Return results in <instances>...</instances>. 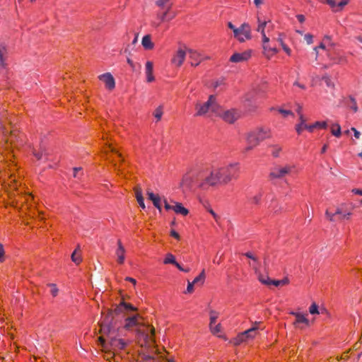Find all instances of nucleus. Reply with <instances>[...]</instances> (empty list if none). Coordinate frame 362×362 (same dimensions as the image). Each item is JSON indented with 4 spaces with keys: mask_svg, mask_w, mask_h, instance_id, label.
Wrapping results in <instances>:
<instances>
[{
    "mask_svg": "<svg viewBox=\"0 0 362 362\" xmlns=\"http://www.w3.org/2000/svg\"><path fill=\"white\" fill-rule=\"evenodd\" d=\"M238 173V164L230 163L220 168L200 170L190 180L192 185L200 190L207 191L218 185L228 184L231 180L236 179Z\"/></svg>",
    "mask_w": 362,
    "mask_h": 362,
    "instance_id": "nucleus-1",
    "label": "nucleus"
},
{
    "mask_svg": "<svg viewBox=\"0 0 362 362\" xmlns=\"http://www.w3.org/2000/svg\"><path fill=\"white\" fill-rule=\"evenodd\" d=\"M123 311L122 303L113 310H109L100 323V332L110 334L112 330L119 329L122 325L121 320L123 317L120 315Z\"/></svg>",
    "mask_w": 362,
    "mask_h": 362,
    "instance_id": "nucleus-2",
    "label": "nucleus"
},
{
    "mask_svg": "<svg viewBox=\"0 0 362 362\" xmlns=\"http://www.w3.org/2000/svg\"><path fill=\"white\" fill-rule=\"evenodd\" d=\"M272 137V131L267 127H259L253 131L248 133L247 136V151L252 149L254 147L258 146L260 142L267 139Z\"/></svg>",
    "mask_w": 362,
    "mask_h": 362,
    "instance_id": "nucleus-3",
    "label": "nucleus"
},
{
    "mask_svg": "<svg viewBox=\"0 0 362 362\" xmlns=\"http://www.w3.org/2000/svg\"><path fill=\"white\" fill-rule=\"evenodd\" d=\"M220 108L221 107L217 103L216 97L214 95H211L206 102L203 103L197 102L195 104V116L200 117L208 115L209 117H211L213 115H219Z\"/></svg>",
    "mask_w": 362,
    "mask_h": 362,
    "instance_id": "nucleus-4",
    "label": "nucleus"
},
{
    "mask_svg": "<svg viewBox=\"0 0 362 362\" xmlns=\"http://www.w3.org/2000/svg\"><path fill=\"white\" fill-rule=\"evenodd\" d=\"M155 4L159 8L157 18L161 22L170 21L175 17L176 14L172 11L173 3L171 0H157Z\"/></svg>",
    "mask_w": 362,
    "mask_h": 362,
    "instance_id": "nucleus-5",
    "label": "nucleus"
},
{
    "mask_svg": "<svg viewBox=\"0 0 362 362\" xmlns=\"http://www.w3.org/2000/svg\"><path fill=\"white\" fill-rule=\"evenodd\" d=\"M119 329H115L112 330L110 334L109 333H101L103 336L99 337V341L100 342V344L103 347H106V342L104 339V336H106L108 339L110 340V346L111 349L113 350H122L124 349L127 342L124 340L123 339L117 338V332Z\"/></svg>",
    "mask_w": 362,
    "mask_h": 362,
    "instance_id": "nucleus-6",
    "label": "nucleus"
},
{
    "mask_svg": "<svg viewBox=\"0 0 362 362\" xmlns=\"http://www.w3.org/2000/svg\"><path fill=\"white\" fill-rule=\"evenodd\" d=\"M295 169L296 166L294 165H275L270 169L269 179L272 181L282 179L291 174Z\"/></svg>",
    "mask_w": 362,
    "mask_h": 362,
    "instance_id": "nucleus-7",
    "label": "nucleus"
},
{
    "mask_svg": "<svg viewBox=\"0 0 362 362\" xmlns=\"http://www.w3.org/2000/svg\"><path fill=\"white\" fill-rule=\"evenodd\" d=\"M8 122L10 124H12V120L8 117L7 112H3L0 114V134L3 136L4 139L6 143L13 142V139L16 138L15 135L14 130L11 132L10 135H8V132L5 127V122Z\"/></svg>",
    "mask_w": 362,
    "mask_h": 362,
    "instance_id": "nucleus-8",
    "label": "nucleus"
},
{
    "mask_svg": "<svg viewBox=\"0 0 362 362\" xmlns=\"http://www.w3.org/2000/svg\"><path fill=\"white\" fill-rule=\"evenodd\" d=\"M234 37L240 42H244L252 38L251 28L247 23H243L233 33Z\"/></svg>",
    "mask_w": 362,
    "mask_h": 362,
    "instance_id": "nucleus-9",
    "label": "nucleus"
},
{
    "mask_svg": "<svg viewBox=\"0 0 362 362\" xmlns=\"http://www.w3.org/2000/svg\"><path fill=\"white\" fill-rule=\"evenodd\" d=\"M219 317V313L214 310H209V329L212 334H216L221 332V325L216 324V320Z\"/></svg>",
    "mask_w": 362,
    "mask_h": 362,
    "instance_id": "nucleus-10",
    "label": "nucleus"
},
{
    "mask_svg": "<svg viewBox=\"0 0 362 362\" xmlns=\"http://www.w3.org/2000/svg\"><path fill=\"white\" fill-rule=\"evenodd\" d=\"M291 315L296 317V320L293 322V325L299 329H304L305 327L310 325L309 320L305 315L294 311L291 312Z\"/></svg>",
    "mask_w": 362,
    "mask_h": 362,
    "instance_id": "nucleus-11",
    "label": "nucleus"
},
{
    "mask_svg": "<svg viewBox=\"0 0 362 362\" xmlns=\"http://www.w3.org/2000/svg\"><path fill=\"white\" fill-rule=\"evenodd\" d=\"M251 57V51L246 50L243 52L234 53L230 57V62L233 63H239L247 61Z\"/></svg>",
    "mask_w": 362,
    "mask_h": 362,
    "instance_id": "nucleus-12",
    "label": "nucleus"
},
{
    "mask_svg": "<svg viewBox=\"0 0 362 362\" xmlns=\"http://www.w3.org/2000/svg\"><path fill=\"white\" fill-rule=\"evenodd\" d=\"M99 79L105 83L107 89L112 90L115 87V81L112 75L107 72L98 76Z\"/></svg>",
    "mask_w": 362,
    "mask_h": 362,
    "instance_id": "nucleus-13",
    "label": "nucleus"
},
{
    "mask_svg": "<svg viewBox=\"0 0 362 362\" xmlns=\"http://www.w3.org/2000/svg\"><path fill=\"white\" fill-rule=\"evenodd\" d=\"M188 53L189 62L192 66H198L200 64V62L205 59L204 56H202L197 51L189 49Z\"/></svg>",
    "mask_w": 362,
    "mask_h": 362,
    "instance_id": "nucleus-14",
    "label": "nucleus"
},
{
    "mask_svg": "<svg viewBox=\"0 0 362 362\" xmlns=\"http://www.w3.org/2000/svg\"><path fill=\"white\" fill-rule=\"evenodd\" d=\"M238 117V112L234 110H226L221 115L222 119L230 124L235 122Z\"/></svg>",
    "mask_w": 362,
    "mask_h": 362,
    "instance_id": "nucleus-15",
    "label": "nucleus"
},
{
    "mask_svg": "<svg viewBox=\"0 0 362 362\" xmlns=\"http://www.w3.org/2000/svg\"><path fill=\"white\" fill-rule=\"evenodd\" d=\"M185 56H186L185 52L182 49H179L177 51L176 54L172 58L171 62L175 66H180L185 61Z\"/></svg>",
    "mask_w": 362,
    "mask_h": 362,
    "instance_id": "nucleus-16",
    "label": "nucleus"
},
{
    "mask_svg": "<svg viewBox=\"0 0 362 362\" xmlns=\"http://www.w3.org/2000/svg\"><path fill=\"white\" fill-rule=\"evenodd\" d=\"M140 318L139 315H134L131 317H126L124 320V328L130 329L131 328L138 325V320Z\"/></svg>",
    "mask_w": 362,
    "mask_h": 362,
    "instance_id": "nucleus-17",
    "label": "nucleus"
},
{
    "mask_svg": "<svg viewBox=\"0 0 362 362\" xmlns=\"http://www.w3.org/2000/svg\"><path fill=\"white\" fill-rule=\"evenodd\" d=\"M325 2L335 11H338L342 9L346 6L349 0H341L337 2L335 0H325Z\"/></svg>",
    "mask_w": 362,
    "mask_h": 362,
    "instance_id": "nucleus-18",
    "label": "nucleus"
},
{
    "mask_svg": "<svg viewBox=\"0 0 362 362\" xmlns=\"http://www.w3.org/2000/svg\"><path fill=\"white\" fill-rule=\"evenodd\" d=\"M117 249L116 250V255L117 257V261L119 264H124L125 259V249L122 245L120 240H118L117 241Z\"/></svg>",
    "mask_w": 362,
    "mask_h": 362,
    "instance_id": "nucleus-19",
    "label": "nucleus"
},
{
    "mask_svg": "<svg viewBox=\"0 0 362 362\" xmlns=\"http://www.w3.org/2000/svg\"><path fill=\"white\" fill-rule=\"evenodd\" d=\"M33 155L38 160L43 159L47 160H48L49 153L47 152V150L44 145H40L39 151L35 150L33 151Z\"/></svg>",
    "mask_w": 362,
    "mask_h": 362,
    "instance_id": "nucleus-20",
    "label": "nucleus"
},
{
    "mask_svg": "<svg viewBox=\"0 0 362 362\" xmlns=\"http://www.w3.org/2000/svg\"><path fill=\"white\" fill-rule=\"evenodd\" d=\"M145 73L146 76V81L148 83H151L155 80L153 76V64L151 61H148L146 63L145 66Z\"/></svg>",
    "mask_w": 362,
    "mask_h": 362,
    "instance_id": "nucleus-21",
    "label": "nucleus"
},
{
    "mask_svg": "<svg viewBox=\"0 0 362 362\" xmlns=\"http://www.w3.org/2000/svg\"><path fill=\"white\" fill-rule=\"evenodd\" d=\"M147 196L149 200H151L153 206L158 209L160 211H161L160 198L158 194H155L153 192L148 190Z\"/></svg>",
    "mask_w": 362,
    "mask_h": 362,
    "instance_id": "nucleus-22",
    "label": "nucleus"
},
{
    "mask_svg": "<svg viewBox=\"0 0 362 362\" xmlns=\"http://www.w3.org/2000/svg\"><path fill=\"white\" fill-rule=\"evenodd\" d=\"M257 327H253L250 329H248L247 330L243 332L240 336L239 338L241 341L246 340L247 339H252L255 337L257 334Z\"/></svg>",
    "mask_w": 362,
    "mask_h": 362,
    "instance_id": "nucleus-23",
    "label": "nucleus"
},
{
    "mask_svg": "<svg viewBox=\"0 0 362 362\" xmlns=\"http://www.w3.org/2000/svg\"><path fill=\"white\" fill-rule=\"evenodd\" d=\"M264 53L267 57L270 58L273 55L279 52V49L276 47H272L269 43L262 45Z\"/></svg>",
    "mask_w": 362,
    "mask_h": 362,
    "instance_id": "nucleus-24",
    "label": "nucleus"
},
{
    "mask_svg": "<svg viewBox=\"0 0 362 362\" xmlns=\"http://www.w3.org/2000/svg\"><path fill=\"white\" fill-rule=\"evenodd\" d=\"M259 281L264 284H266V285L273 284L276 286H278L281 284H287L288 281L287 279H285L283 280H270L269 278H267V280L259 278Z\"/></svg>",
    "mask_w": 362,
    "mask_h": 362,
    "instance_id": "nucleus-25",
    "label": "nucleus"
},
{
    "mask_svg": "<svg viewBox=\"0 0 362 362\" xmlns=\"http://www.w3.org/2000/svg\"><path fill=\"white\" fill-rule=\"evenodd\" d=\"M173 211L176 214H180L183 216H187L189 213L188 209L185 208L181 203L176 202L175 204L173 206Z\"/></svg>",
    "mask_w": 362,
    "mask_h": 362,
    "instance_id": "nucleus-26",
    "label": "nucleus"
},
{
    "mask_svg": "<svg viewBox=\"0 0 362 362\" xmlns=\"http://www.w3.org/2000/svg\"><path fill=\"white\" fill-rule=\"evenodd\" d=\"M141 43L146 49H152L154 47V45L152 42L151 36L149 35H146L143 37Z\"/></svg>",
    "mask_w": 362,
    "mask_h": 362,
    "instance_id": "nucleus-27",
    "label": "nucleus"
},
{
    "mask_svg": "<svg viewBox=\"0 0 362 362\" xmlns=\"http://www.w3.org/2000/svg\"><path fill=\"white\" fill-rule=\"evenodd\" d=\"M271 21H266V20H262L259 17H257V28L256 30L262 34L265 33V27L267 25L268 23H270Z\"/></svg>",
    "mask_w": 362,
    "mask_h": 362,
    "instance_id": "nucleus-28",
    "label": "nucleus"
},
{
    "mask_svg": "<svg viewBox=\"0 0 362 362\" xmlns=\"http://www.w3.org/2000/svg\"><path fill=\"white\" fill-rule=\"evenodd\" d=\"M7 54L6 48L4 45H0V68L4 69L6 67V55Z\"/></svg>",
    "mask_w": 362,
    "mask_h": 362,
    "instance_id": "nucleus-29",
    "label": "nucleus"
},
{
    "mask_svg": "<svg viewBox=\"0 0 362 362\" xmlns=\"http://www.w3.org/2000/svg\"><path fill=\"white\" fill-rule=\"evenodd\" d=\"M347 105L354 112H358V107L357 105L356 100L354 96H349V102H347Z\"/></svg>",
    "mask_w": 362,
    "mask_h": 362,
    "instance_id": "nucleus-30",
    "label": "nucleus"
},
{
    "mask_svg": "<svg viewBox=\"0 0 362 362\" xmlns=\"http://www.w3.org/2000/svg\"><path fill=\"white\" fill-rule=\"evenodd\" d=\"M244 255L253 261L252 267L255 271H257L259 267V261L257 258L250 252H247L244 253Z\"/></svg>",
    "mask_w": 362,
    "mask_h": 362,
    "instance_id": "nucleus-31",
    "label": "nucleus"
},
{
    "mask_svg": "<svg viewBox=\"0 0 362 362\" xmlns=\"http://www.w3.org/2000/svg\"><path fill=\"white\" fill-rule=\"evenodd\" d=\"M282 34L281 33H279V37H277L276 40L279 42V44L281 45L282 49H284V51L288 54V55H291V49L284 43V40H283V37H282Z\"/></svg>",
    "mask_w": 362,
    "mask_h": 362,
    "instance_id": "nucleus-32",
    "label": "nucleus"
},
{
    "mask_svg": "<svg viewBox=\"0 0 362 362\" xmlns=\"http://www.w3.org/2000/svg\"><path fill=\"white\" fill-rule=\"evenodd\" d=\"M135 194H136V200H137L139 206L143 209H144L146 206H145L144 199V197H143V195H142L141 190L140 189H136V191H135Z\"/></svg>",
    "mask_w": 362,
    "mask_h": 362,
    "instance_id": "nucleus-33",
    "label": "nucleus"
},
{
    "mask_svg": "<svg viewBox=\"0 0 362 362\" xmlns=\"http://www.w3.org/2000/svg\"><path fill=\"white\" fill-rule=\"evenodd\" d=\"M262 196H263V192L260 191L250 198V202L252 204L257 205L260 203Z\"/></svg>",
    "mask_w": 362,
    "mask_h": 362,
    "instance_id": "nucleus-34",
    "label": "nucleus"
},
{
    "mask_svg": "<svg viewBox=\"0 0 362 362\" xmlns=\"http://www.w3.org/2000/svg\"><path fill=\"white\" fill-rule=\"evenodd\" d=\"M176 262H177V261L175 260V257L173 254H171V253L166 254L165 257L163 259L164 264H172L175 265Z\"/></svg>",
    "mask_w": 362,
    "mask_h": 362,
    "instance_id": "nucleus-35",
    "label": "nucleus"
},
{
    "mask_svg": "<svg viewBox=\"0 0 362 362\" xmlns=\"http://www.w3.org/2000/svg\"><path fill=\"white\" fill-rule=\"evenodd\" d=\"M205 280V272L202 270V272L192 281V284H200L202 285Z\"/></svg>",
    "mask_w": 362,
    "mask_h": 362,
    "instance_id": "nucleus-36",
    "label": "nucleus"
},
{
    "mask_svg": "<svg viewBox=\"0 0 362 362\" xmlns=\"http://www.w3.org/2000/svg\"><path fill=\"white\" fill-rule=\"evenodd\" d=\"M331 132L334 136L339 137L341 134L340 125L339 124H333Z\"/></svg>",
    "mask_w": 362,
    "mask_h": 362,
    "instance_id": "nucleus-37",
    "label": "nucleus"
},
{
    "mask_svg": "<svg viewBox=\"0 0 362 362\" xmlns=\"http://www.w3.org/2000/svg\"><path fill=\"white\" fill-rule=\"evenodd\" d=\"M163 113V107L162 106H159L155 110L153 116L156 118L157 121H159L162 117Z\"/></svg>",
    "mask_w": 362,
    "mask_h": 362,
    "instance_id": "nucleus-38",
    "label": "nucleus"
},
{
    "mask_svg": "<svg viewBox=\"0 0 362 362\" xmlns=\"http://www.w3.org/2000/svg\"><path fill=\"white\" fill-rule=\"evenodd\" d=\"M273 149L272 151V154L274 157L278 158L280 155V152L281 151L282 148L278 145H274L272 146Z\"/></svg>",
    "mask_w": 362,
    "mask_h": 362,
    "instance_id": "nucleus-39",
    "label": "nucleus"
},
{
    "mask_svg": "<svg viewBox=\"0 0 362 362\" xmlns=\"http://www.w3.org/2000/svg\"><path fill=\"white\" fill-rule=\"evenodd\" d=\"M48 286L51 288L50 293L53 297H56L58 295L59 289L57 287V285L54 284H49Z\"/></svg>",
    "mask_w": 362,
    "mask_h": 362,
    "instance_id": "nucleus-40",
    "label": "nucleus"
},
{
    "mask_svg": "<svg viewBox=\"0 0 362 362\" xmlns=\"http://www.w3.org/2000/svg\"><path fill=\"white\" fill-rule=\"evenodd\" d=\"M123 306L124 310L135 311L136 308L130 303H125L124 301L121 302Z\"/></svg>",
    "mask_w": 362,
    "mask_h": 362,
    "instance_id": "nucleus-41",
    "label": "nucleus"
},
{
    "mask_svg": "<svg viewBox=\"0 0 362 362\" xmlns=\"http://www.w3.org/2000/svg\"><path fill=\"white\" fill-rule=\"evenodd\" d=\"M71 260L76 264H78L81 262V258L80 255H78L76 254V250H74L73 252V253L71 254Z\"/></svg>",
    "mask_w": 362,
    "mask_h": 362,
    "instance_id": "nucleus-42",
    "label": "nucleus"
},
{
    "mask_svg": "<svg viewBox=\"0 0 362 362\" xmlns=\"http://www.w3.org/2000/svg\"><path fill=\"white\" fill-rule=\"evenodd\" d=\"M309 312L312 315L319 314L318 305L315 303H312L309 308Z\"/></svg>",
    "mask_w": 362,
    "mask_h": 362,
    "instance_id": "nucleus-43",
    "label": "nucleus"
},
{
    "mask_svg": "<svg viewBox=\"0 0 362 362\" xmlns=\"http://www.w3.org/2000/svg\"><path fill=\"white\" fill-rule=\"evenodd\" d=\"M315 127L320 129H326L327 127V123L325 121H317L314 123Z\"/></svg>",
    "mask_w": 362,
    "mask_h": 362,
    "instance_id": "nucleus-44",
    "label": "nucleus"
},
{
    "mask_svg": "<svg viewBox=\"0 0 362 362\" xmlns=\"http://www.w3.org/2000/svg\"><path fill=\"white\" fill-rule=\"evenodd\" d=\"M278 112L279 113H281V115H283V116L284 117H288L289 115L293 116V113L291 110H284V109H282V108H279L278 109Z\"/></svg>",
    "mask_w": 362,
    "mask_h": 362,
    "instance_id": "nucleus-45",
    "label": "nucleus"
},
{
    "mask_svg": "<svg viewBox=\"0 0 362 362\" xmlns=\"http://www.w3.org/2000/svg\"><path fill=\"white\" fill-rule=\"evenodd\" d=\"M325 216L330 221H337V218H335V214L330 213L328 210L326 211Z\"/></svg>",
    "mask_w": 362,
    "mask_h": 362,
    "instance_id": "nucleus-46",
    "label": "nucleus"
},
{
    "mask_svg": "<svg viewBox=\"0 0 362 362\" xmlns=\"http://www.w3.org/2000/svg\"><path fill=\"white\" fill-rule=\"evenodd\" d=\"M295 129H296V131L298 133V134H301L303 131L304 129H305L304 128V124H298V123L296 125Z\"/></svg>",
    "mask_w": 362,
    "mask_h": 362,
    "instance_id": "nucleus-47",
    "label": "nucleus"
},
{
    "mask_svg": "<svg viewBox=\"0 0 362 362\" xmlns=\"http://www.w3.org/2000/svg\"><path fill=\"white\" fill-rule=\"evenodd\" d=\"M304 38L308 45L312 44L313 42V36L310 33L305 34Z\"/></svg>",
    "mask_w": 362,
    "mask_h": 362,
    "instance_id": "nucleus-48",
    "label": "nucleus"
},
{
    "mask_svg": "<svg viewBox=\"0 0 362 362\" xmlns=\"http://www.w3.org/2000/svg\"><path fill=\"white\" fill-rule=\"evenodd\" d=\"M194 284H192V281L190 282L188 281L187 287V290H186L185 293H192L194 291Z\"/></svg>",
    "mask_w": 362,
    "mask_h": 362,
    "instance_id": "nucleus-49",
    "label": "nucleus"
},
{
    "mask_svg": "<svg viewBox=\"0 0 362 362\" xmlns=\"http://www.w3.org/2000/svg\"><path fill=\"white\" fill-rule=\"evenodd\" d=\"M4 254H5V251H4V246L0 243V262H3L4 261V259H5Z\"/></svg>",
    "mask_w": 362,
    "mask_h": 362,
    "instance_id": "nucleus-50",
    "label": "nucleus"
},
{
    "mask_svg": "<svg viewBox=\"0 0 362 362\" xmlns=\"http://www.w3.org/2000/svg\"><path fill=\"white\" fill-rule=\"evenodd\" d=\"M82 171L81 168H74V177L76 178H81L79 175V172Z\"/></svg>",
    "mask_w": 362,
    "mask_h": 362,
    "instance_id": "nucleus-51",
    "label": "nucleus"
},
{
    "mask_svg": "<svg viewBox=\"0 0 362 362\" xmlns=\"http://www.w3.org/2000/svg\"><path fill=\"white\" fill-rule=\"evenodd\" d=\"M351 213L350 212H346V213H343L342 212V214H341L340 216H339V218H337V221L338 220H342V219H349L350 216H351Z\"/></svg>",
    "mask_w": 362,
    "mask_h": 362,
    "instance_id": "nucleus-52",
    "label": "nucleus"
},
{
    "mask_svg": "<svg viewBox=\"0 0 362 362\" xmlns=\"http://www.w3.org/2000/svg\"><path fill=\"white\" fill-rule=\"evenodd\" d=\"M304 128L308 130L309 132H313L315 129L314 123L313 124H307L304 126Z\"/></svg>",
    "mask_w": 362,
    "mask_h": 362,
    "instance_id": "nucleus-53",
    "label": "nucleus"
},
{
    "mask_svg": "<svg viewBox=\"0 0 362 362\" xmlns=\"http://www.w3.org/2000/svg\"><path fill=\"white\" fill-rule=\"evenodd\" d=\"M322 80L326 83L327 86H332L333 84L331 82V80L329 76H325L322 77Z\"/></svg>",
    "mask_w": 362,
    "mask_h": 362,
    "instance_id": "nucleus-54",
    "label": "nucleus"
},
{
    "mask_svg": "<svg viewBox=\"0 0 362 362\" xmlns=\"http://www.w3.org/2000/svg\"><path fill=\"white\" fill-rule=\"evenodd\" d=\"M170 235L177 240L180 239V236L179 233L177 232H176L175 230H172L170 231Z\"/></svg>",
    "mask_w": 362,
    "mask_h": 362,
    "instance_id": "nucleus-55",
    "label": "nucleus"
},
{
    "mask_svg": "<svg viewBox=\"0 0 362 362\" xmlns=\"http://www.w3.org/2000/svg\"><path fill=\"white\" fill-rule=\"evenodd\" d=\"M351 130L354 132V137L356 139H359V137L361 136L360 132H358L355 127H351Z\"/></svg>",
    "mask_w": 362,
    "mask_h": 362,
    "instance_id": "nucleus-56",
    "label": "nucleus"
},
{
    "mask_svg": "<svg viewBox=\"0 0 362 362\" xmlns=\"http://www.w3.org/2000/svg\"><path fill=\"white\" fill-rule=\"evenodd\" d=\"M262 45L269 42V38L267 37L266 34H262Z\"/></svg>",
    "mask_w": 362,
    "mask_h": 362,
    "instance_id": "nucleus-57",
    "label": "nucleus"
},
{
    "mask_svg": "<svg viewBox=\"0 0 362 362\" xmlns=\"http://www.w3.org/2000/svg\"><path fill=\"white\" fill-rule=\"evenodd\" d=\"M293 86H298V87H299L300 88H301L303 90H305L306 88V87H305V86L304 84L300 83L298 81H296L293 83Z\"/></svg>",
    "mask_w": 362,
    "mask_h": 362,
    "instance_id": "nucleus-58",
    "label": "nucleus"
},
{
    "mask_svg": "<svg viewBox=\"0 0 362 362\" xmlns=\"http://www.w3.org/2000/svg\"><path fill=\"white\" fill-rule=\"evenodd\" d=\"M299 116V123L298 124H303L304 126L305 125L306 119L304 117L303 115H298Z\"/></svg>",
    "mask_w": 362,
    "mask_h": 362,
    "instance_id": "nucleus-59",
    "label": "nucleus"
},
{
    "mask_svg": "<svg viewBox=\"0 0 362 362\" xmlns=\"http://www.w3.org/2000/svg\"><path fill=\"white\" fill-rule=\"evenodd\" d=\"M296 18H297L298 21L301 23H303L305 20V16L302 14L297 15Z\"/></svg>",
    "mask_w": 362,
    "mask_h": 362,
    "instance_id": "nucleus-60",
    "label": "nucleus"
},
{
    "mask_svg": "<svg viewBox=\"0 0 362 362\" xmlns=\"http://www.w3.org/2000/svg\"><path fill=\"white\" fill-rule=\"evenodd\" d=\"M164 204H165V209L166 210H173V206H171L170 204H169L166 200L164 201Z\"/></svg>",
    "mask_w": 362,
    "mask_h": 362,
    "instance_id": "nucleus-61",
    "label": "nucleus"
},
{
    "mask_svg": "<svg viewBox=\"0 0 362 362\" xmlns=\"http://www.w3.org/2000/svg\"><path fill=\"white\" fill-rule=\"evenodd\" d=\"M144 359L145 362H155L154 358L151 356H146Z\"/></svg>",
    "mask_w": 362,
    "mask_h": 362,
    "instance_id": "nucleus-62",
    "label": "nucleus"
},
{
    "mask_svg": "<svg viewBox=\"0 0 362 362\" xmlns=\"http://www.w3.org/2000/svg\"><path fill=\"white\" fill-rule=\"evenodd\" d=\"M227 25H228V27L230 30H233V33H234V32H235V30L238 28H236V27H235V25H234L231 22H228V23H227Z\"/></svg>",
    "mask_w": 362,
    "mask_h": 362,
    "instance_id": "nucleus-63",
    "label": "nucleus"
},
{
    "mask_svg": "<svg viewBox=\"0 0 362 362\" xmlns=\"http://www.w3.org/2000/svg\"><path fill=\"white\" fill-rule=\"evenodd\" d=\"M125 281H129V282L132 283L134 285H135L136 284V279L132 277L127 276L125 278Z\"/></svg>",
    "mask_w": 362,
    "mask_h": 362,
    "instance_id": "nucleus-64",
    "label": "nucleus"
}]
</instances>
